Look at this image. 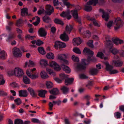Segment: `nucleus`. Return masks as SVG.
<instances>
[{
	"label": "nucleus",
	"mask_w": 124,
	"mask_h": 124,
	"mask_svg": "<svg viewBox=\"0 0 124 124\" xmlns=\"http://www.w3.org/2000/svg\"><path fill=\"white\" fill-rule=\"evenodd\" d=\"M83 52L86 53L88 55L87 59H83L82 60L81 64H79L77 66V69L79 71L85 70L86 69L85 66L89 64L90 61H92L93 60L91 58L93 55V52L87 47H85L84 49Z\"/></svg>",
	"instance_id": "1"
},
{
	"label": "nucleus",
	"mask_w": 124,
	"mask_h": 124,
	"mask_svg": "<svg viewBox=\"0 0 124 124\" xmlns=\"http://www.w3.org/2000/svg\"><path fill=\"white\" fill-rule=\"evenodd\" d=\"M46 10L45 11V15L42 18L43 21L46 23H49L51 21V19L47 15L50 16L54 11L53 7L50 5H47L46 7Z\"/></svg>",
	"instance_id": "2"
},
{
	"label": "nucleus",
	"mask_w": 124,
	"mask_h": 124,
	"mask_svg": "<svg viewBox=\"0 0 124 124\" xmlns=\"http://www.w3.org/2000/svg\"><path fill=\"white\" fill-rule=\"evenodd\" d=\"M58 59L63 61V63L61 65V67L62 69L65 72L69 73L70 72V69L68 66L66 65L65 64H68V61L64 59L66 58V55L63 54H59L58 55Z\"/></svg>",
	"instance_id": "3"
},
{
	"label": "nucleus",
	"mask_w": 124,
	"mask_h": 124,
	"mask_svg": "<svg viewBox=\"0 0 124 124\" xmlns=\"http://www.w3.org/2000/svg\"><path fill=\"white\" fill-rule=\"evenodd\" d=\"M76 8L77 10L71 11V14L76 21L78 23L79 25L80 26L82 24L81 19L80 17H78L77 10H80L81 9V8L80 6H78Z\"/></svg>",
	"instance_id": "4"
},
{
	"label": "nucleus",
	"mask_w": 124,
	"mask_h": 124,
	"mask_svg": "<svg viewBox=\"0 0 124 124\" xmlns=\"http://www.w3.org/2000/svg\"><path fill=\"white\" fill-rule=\"evenodd\" d=\"M106 46L107 48L109 49V51L114 54L119 52V51L116 48H113V43L110 40H106Z\"/></svg>",
	"instance_id": "5"
},
{
	"label": "nucleus",
	"mask_w": 124,
	"mask_h": 124,
	"mask_svg": "<svg viewBox=\"0 0 124 124\" xmlns=\"http://www.w3.org/2000/svg\"><path fill=\"white\" fill-rule=\"evenodd\" d=\"M106 66V69L107 71H109V73L111 74H115L119 72L118 71L116 70H113V67L111 65H110L108 62L105 63Z\"/></svg>",
	"instance_id": "6"
},
{
	"label": "nucleus",
	"mask_w": 124,
	"mask_h": 124,
	"mask_svg": "<svg viewBox=\"0 0 124 124\" xmlns=\"http://www.w3.org/2000/svg\"><path fill=\"white\" fill-rule=\"evenodd\" d=\"M26 74L28 76L32 79H35L38 78L39 75L38 73H32L30 72L29 70L26 71Z\"/></svg>",
	"instance_id": "7"
},
{
	"label": "nucleus",
	"mask_w": 124,
	"mask_h": 124,
	"mask_svg": "<svg viewBox=\"0 0 124 124\" xmlns=\"http://www.w3.org/2000/svg\"><path fill=\"white\" fill-rule=\"evenodd\" d=\"M13 54L14 56L17 57H21L22 55V53L18 48L14 47L13 49Z\"/></svg>",
	"instance_id": "8"
},
{
	"label": "nucleus",
	"mask_w": 124,
	"mask_h": 124,
	"mask_svg": "<svg viewBox=\"0 0 124 124\" xmlns=\"http://www.w3.org/2000/svg\"><path fill=\"white\" fill-rule=\"evenodd\" d=\"M54 46L55 48H64L66 47V44L64 43L57 41L55 43Z\"/></svg>",
	"instance_id": "9"
},
{
	"label": "nucleus",
	"mask_w": 124,
	"mask_h": 124,
	"mask_svg": "<svg viewBox=\"0 0 124 124\" xmlns=\"http://www.w3.org/2000/svg\"><path fill=\"white\" fill-rule=\"evenodd\" d=\"M60 16L63 17H66L68 20H70L71 17L70 15V12L69 11L66 12L63 11L60 14Z\"/></svg>",
	"instance_id": "10"
},
{
	"label": "nucleus",
	"mask_w": 124,
	"mask_h": 124,
	"mask_svg": "<svg viewBox=\"0 0 124 124\" xmlns=\"http://www.w3.org/2000/svg\"><path fill=\"white\" fill-rule=\"evenodd\" d=\"M24 73L22 70L18 68H15V76L21 77L23 75Z\"/></svg>",
	"instance_id": "11"
},
{
	"label": "nucleus",
	"mask_w": 124,
	"mask_h": 124,
	"mask_svg": "<svg viewBox=\"0 0 124 124\" xmlns=\"http://www.w3.org/2000/svg\"><path fill=\"white\" fill-rule=\"evenodd\" d=\"M116 25L119 26H118L115 27V30H116L119 29L120 27L122 26L123 25L124 23L120 18H117L116 20Z\"/></svg>",
	"instance_id": "12"
},
{
	"label": "nucleus",
	"mask_w": 124,
	"mask_h": 124,
	"mask_svg": "<svg viewBox=\"0 0 124 124\" xmlns=\"http://www.w3.org/2000/svg\"><path fill=\"white\" fill-rule=\"evenodd\" d=\"M99 12L102 13V18H104L106 21H107L109 18L108 14L107 12H105L103 10L101 9H100Z\"/></svg>",
	"instance_id": "13"
},
{
	"label": "nucleus",
	"mask_w": 124,
	"mask_h": 124,
	"mask_svg": "<svg viewBox=\"0 0 124 124\" xmlns=\"http://www.w3.org/2000/svg\"><path fill=\"white\" fill-rule=\"evenodd\" d=\"M51 67H54V69L58 71L60 70L61 68L60 66L54 62L52 61L50 63Z\"/></svg>",
	"instance_id": "14"
},
{
	"label": "nucleus",
	"mask_w": 124,
	"mask_h": 124,
	"mask_svg": "<svg viewBox=\"0 0 124 124\" xmlns=\"http://www.w3.org/2000/svg\"><path fill=\"white\" fill-rule=\"evenodd\" d=\"M86 18L88 20L92 21L94 25L98 27L100 26L99 23H98L95 18L91 17L89 15H87L86 16Z\"/></svg>",
	"instance_id": "15"
},
{
	"label": "nucleus",
	"mask_w": 124,
	"mask_h": 124,
	"mask_svg": "<svg viewBox=\"0 0 124 124\" xmlns=\"http://www.w3.org/2000/svg\"><path fill=\"white\" fill-rule=\"evenodd\" d=\"M68 0H62V2L63 4L61 2L60 4L62 6V7H64V6H66L68 8H70V7H72V5L70 4V3L67 1Z\"/></svg>",
	"instance_id": "16"
},
{
	"label": "nucleus",
	"mask_w": 124,
	"mask_h": 124,
	"mask_svg": "<svg viewBox=\"0 0 124 124\" xmlns=\"http://www.w3.org/2000/svg\"><path fill=\"white\" fill-rule=\"evenodd\" d=\"M27 90L32 97H36L37 96V94L33 89L29 87L27 89Z\"/></svg>",
	"instance_id": "17"
},
{
	"label": "nucleus",
	"mask_w": 124,
	"mask_h": 124,
	"mask_svg": "<svg viewBox=\"0 0 124 124\" xmlns=\"http://www.w3.org/2000/svg\"><path fill=\"white\" fill-rule=\"evenodd\" d=\"M19 94L20 97H26L27 96L28 93L26 90H22L19 91Z\"/></svg>",
	"instance_id": "18"
},
{
	"label": "nucleus",
	"mask_w": 124,
	"mask_h": 124,
	"mask_svg": "<svg viewBox=\"0 0 124 124\" xmlns=\"http://www.w3.org/2000/svg\"><path fill=\"white\" fill-rule=\"evenodd\" d=\"M28 10L26 8H23L21 10V15L22 16H30V14H28Z\"/></svg>",
	"instance_id": "19"
},
{
	"label": "nucleus",
	"mask_w": 124,
	"mask_h": 124,
	"mask_svg": "<svg viewBox=\"0 0 124 124\" xmlns=\"http://www.w3.org/2000/svg\"><path fill=\"white\" fill-rule=\"evenodd\" d=\"M38 32L40 36L44 37L46 36L47 33L45 30L43 28H41L39 30Z\"/></svg>",
	"instance_id": "20"
},
{
	"label": "nucleus",
	"mask_w": 124,
	"mask_h": 124,
	"mask_svg": "<svg viewBox=\"0 0 124 124\" xmlns=\"http://www.w3.org/2000/svg\"><path fill=\"white\" fill-rule=\"evenodd\" d=\"M61 90L63 94H67L68 93L69 89L66 86H63L61 87Z\"/></svg>",
	"instance_id": "21"
},
{
	"label": "nucleus",
	"mask_w": 124,
	"mask_h": 124,
	"mask_svg": "<svg viewBox=\"0 0 124 124\" xmlns=\"http://www.w3.org/2000/svg\"><path fill=\"white\" fill-rule=\"evenodd\" d=\"M112 63L116 67H121L123 64V62L120 60H115L112 61Z\"/></svg>",
	"instance_id": "22"
},
{
	"label": "nucleus",
	"mask_w": 124,
	"mask_h": 124,
	"mask_svg": "<svg viewBox=\"0 0 124 124\" xmlns=\"http://www.w3.org/2000/svg\"><path fill=\"white\" fill-rule=\"evenodd\" d=\"M60 39L64 41H67L69 40L68 37V35L65 33L62 34L60 36Z\"/></svg>",
	"instance_id": "23"
},
{
	"label": "nucleus",
	"mask_w": 124,
	"mask_h": 124,
	"mask_svg": "<svg viewBox=\"0 0 124 124\" xmlns=\"http://www.w3.org/2000/svg\"><path fill=\"white\" fill-rule=\"evenodd\" d=\"M38 95L39 96L43 98H45V97L46 93L47 92L46 90H41L38 91Z\"/></svg>",
	"instance_id": "24"
},
{
	"label": "nucleus",
	"mask_w": 124,
	"mask_h": 124,
	"mask_svg": "<svg viewBox=\"0 0 124 124\" xmlns=\"http://www.w3.org/2000/svg\"><path fill=\"white\" fill-rule=\"evenodd\" d=\"M74 79L73 78H67L65 80V85H68L72 84L73 82Z\"/></svg>",
	"instance_id": "25"
},
{
	"label": "nucleus",
	"mask_w": 124,
	"mask_h": 124,
	"mask_svg": "<svg viewBox=\"0 0 124 124\" xmlns=\"http://www.w3.org/2000/svg\"><path fill=\"white\" fill-rule=\"evenodd\" d=\"M73 41L74 44L77 45V46L80 44L81 43V40L79 37L73 39Z\"/></svg>",
	"instance_id": "26"
},
{
	"label": "nucleus",
	"mask_w": 124,
	"mask_h": 124,
	"mask_svg": "<svg viewBox=\"0 0 124 124\" xmlns=\"http://www.w3.org/2000/svg\"><path fill=\"white\" fill-rule=\"evenodd\" d=\"M113 42L116 45H118L119 44H121L124 43V42L123 40L118 38L115 39L113 41Z\"/></svg>",
	"instance_id": "27"
},
{
	"label": "nucleus",
	"mask_w": 124,
	"mask_h": 124,
	"mask_svg": "<svg viewBox=\"0 0 124 124\" xmlns=\"http://www.w3.org/2000/svg\"><path fill=\"white\" fill-rule=\"evenodd\" d=\"M23 80L24 83L25 84H29L31 83L30 79L26 76H23Z\"/></svg>",
	"instance_id": "28"
},
{
	"label": "nucleus",
	"mask_w": 124,
	"mask_h": 124,
	"mask_svg": "<svg viewBox=\"0 0 124 124\" xmlns=\"http://www.w3.org/2000/svg\"><path fill=\"white\" fill-rule=\"evenodd\" d=\"M49 91L51 94L54 95H56L59 93V90L57 88H54Z\"/></svg>",
	"instance_id": "29"
},
{
	"label": "nucleus",
	"mask_w": 124,
	"mask_h": 124,
	"mask_svg": "<svg viewBox=\"0 0 124 124\" xmlns=\"http://www.w3.org/2000/svg\"><path fill=\"white\" fill-rule=\"evenodd\" d=\"M98 3V0H90L87 3V5H92L93 4L94 6H95Z\"/></svg>",
	"instance_id": "30"
},
{
	"label": "nucleus",
	"mask_w": 124,
	"mask_h": 124,
	"mask_svg": "<svg viewBox=\"0 0 124 124\" xmlns=\"http://www.w3.org/2000/svg\"><path fill=\"white\" fill-rule=\"evenodd\" d=\"M73 29V27L72 25H67L66 27V30L67 31V33L70 34Z\"/></svg>",
	"instance_id": "31"
},
{
	"label": "nucleus",
	"mask_w": 124,
	"mask_h": 124,
	"mask_svg": "<svg viewBox=\"0 0 124 124\" xmlns=\"http://www.w3.org/2000/svg\"><path fill=\"white\" fill-rule=\"evenodd\" d=\"M40 75L42 78L46 79L48 78V76L46 72L44 71H42L40 73Z\"/></svg>",
	"instance_id": "32"
},
{
	"label": "nucleus",
	"mask_w": 124,
	"mask_h": 124,
	"mask_svg": "<svg viewBox=\"0 0 124 124\" xmlns=\"http://www.w3.org/2000/svg\"><path fill=\"white\" fill-rule=\"evenodd\" d=\"M38 50L39 53L42 55H44L46 54V51L43 47H38Z\"/></svg>",
	"instance_id": "33"
},
{
	"label": "nucleus",
	"mask_w": 124,
	"mask_h": 124,
	"mask_svg": "<svg viewBox=\"0 0 124 124\" xmlns=\"http://www.w3.org/2000/svg\"><path fill=\"white\" fill-rule=\"evenodd\" d=\"M98 71V70L97 69H92L90 70L89 72L91 75H94L96 74L97 73Z\"/></svg>",
	"instance_id": "34"
},
{
	"label": "nucleus",
	"mask_w": 124,
	"mask_h": 124,
	"mask_svg": "<svg viewBox=\"0 0 124 124\" xmlns=\"http://www.w3.org/2000/svg\"><path fill=\"white\" fill-rule=\"evenodd\" d=\"M1 55L0 56L1 59H5V57L7 55L6 53L4 50H2L0 53Z\"/></svg>",
	"instance_id": "35"
},
{
	"label": "nucleus",
	"mask_w": 124,
	"mask_h": 124,
	"mask_svg": "<svg viewBox=\"0 0 124 124\" xmlns=\"http://www.w3.org/2000/svg\"><path fill=\"white\" fill-rule=\"evenodd\" d=\"M40 64L43 67H45L48 65L47 62L46 60L43 59L41 60Z\"/></svg>",
	"instance_id": "36"
},
{
	"label": "nucleus",
	"mask_w": 124,
	"mask_h": 124,
	"mask_svg": "<svg viewBox=\"0 0 124 124\" xmlns=\"http://www.w3.org/2000/svg\"><path fill=\"white\" fill-rule=\"evenodd\" d=\"M14 38V35L13 34H10L8 36L7 39V41L8 42H10Z\"/></svg>",
	"instance_id": "37"
},
{
	"label": "nucleus",
	"mask_w": 124,
	"mask_h": 124,
	"mask_svg": "<svg viewBox=\"0 0 124 124\" xmlns=\"http://www.w3.org/2000/svg\"><path fill=\"white\" fill-rule=\"evenodd\" d=\"M54 21L56 24H59L62 25H63L64 24L63 22L61 20L58 18H55Z\"/></svg>",
	"instance_id": "38"
},
{
	"label": "nucleus",
	"mask_w": 124,
	"mask_h": 124,
	"mask_svg": "<svg viewBox=\"0 0 124 124\" xmlns=\"http://www.w3.org/2000/svg\"><path fill=\"white\" fill-rule=\"evenodd\" d=\"M91 33L89 31H87L84 32V38H89L90 36Z\"/></svg>",
	"instance_id": "39"
},
{
	"label": "nucleus",
	"mask_w": 124,
	"mask_h": 124,
	"mask_svg": "<svg viewBox=\"0 0 124 124\" xmlns=\"http://www.w3.org/2000/svg\"><path fill=\"white\" fill-rule=\"evenodd\" d=\"M54 54L51 53H48L46 55V57L48 59H53L54 58Z\"/></svg>",
	"instance_id": "40"
},
{
	"label": "nucleus",
	"mask_w": 124,
	"mask_h": 124,
	"mask_svg": "<svg viewBox=\"0 0 124 124\" xmlns=\"http://www.w3.org/2000/svg\"><path fill=\"white\" fill-rule=\"evenodd\" d=\"M46 85L47 88L48 89L51 88L53 87V84L50 81L46 82Z\"/></svg>",
	"instance_id": "41"
},
{
	"label": "nucleus",
	"mask_w": 124,
	"mask_h": 124,
	"mask_svg": "<svg viewBox=\"0 0 124 124\" xmlns=\"http://www.w3.org/2000/svg\"><path fill=\"white\" fill-rule=\"evenodd\" d=\"M23 121L21 119H17L15 121L14 124H23Z\"/></svg>",
	"instance_id": "42"
},
{
	"label": "nucleus",
	"mask_w": 124,
	"mask_h": 124,
	"mask_svg": "<svg viewBox=\"0 0 124 124\" xmlns=\"http://www.w3.org/2000/svg\"><path fill=\"white\" fill-rule=\"evenodd\" d=\"M73 51L76 54H81V51L80 49L78 47H75L73 50Z\"/></svg>",
	"instance_id": "43"
},
{
	"label": "nucleus",
	"mask_w": 124,
	"mask_h": 124,
	"mask_svg": "<svg viewBox=\"0 0 124 124\" xmlns=\"http://www.w3.org/2000/svg\"><path fill=\"white\" fill-rule=\"evenodd\" d=\"M35 37V36H31L29 34H27L26 35L25 38L26 39H28L33 40Z\"/></svg>",
	"instance_id": "44"
},
{
	"label": "nucleus",
	"mask_w": 124,
	"mask_h": 124,
	"mask_svg": "<svg viewBox=\"0 0 124 124\" xmlns=\"http://www.w3.org/2000/svg\"><path fill=\"white\" fill-rule=\"evenodd\" d=\"M35 37V36H31L29 34H27L26 35L25 38L26 39H28L33 40Z\"/></svg>",
	"instance_id": "45"
},
{
	"label": "nucleus",
	"mask_w": 124,
	"mask_h": 124,
	"mask_svg": "<svg viewBox=\"0 0 124 124\" xmlns=\"http://www.w3.org/2000/svg\"><path fill=\"white\" fill-rule=\"evenodd\" d=\"M114 115L115 118L117 119H119L120 118L121 114L119 112H116L114 114Z\"/></svg>",
	"instance_id": "46"
},
{
	"label": "nucleus",
	"mask_w": 124,
	"mask_h": 124,
	"mask_svg": "<svg viewBox=\"0 0 124 124\" xmlns=\"http://www.w3.org/2000/svg\"><path fill=\"white\" fill-rule=\"evenodd\" d=\"M7 73L9 76H12L13 75H15V69L14 70H10L8 71Z\"/></svg>",
	"instance_id": "47"
},
{
	"label": "nucleus",
	"mask_w": 124,
	"mask_h": 124,
	"mask_svg": "<svg viewBox=\"0 0 124 124\" xmlns=\"http://www.w3.org/2000/svg\"><path fill=\"white\" fill-rule=\"evenodd\" d=\"M37 19L35 22L33 23V24L35 26L37 25L40 22V19L39 17L36 16Z\"/></svg>",
	"instance_id": "48"
},
{
	"label": "nucleus",
	"mask_w": 124,
	"mask_h": 124,
	"mask_svg": "<svg viewBox=\"0 0 124 124\" xmlns=\"http://www.w3.org/2000/svg\"><path fill=\"white\" fill-rule=\"evenodd\" d=\"M88 6L86 5L85 6V10L87 11H91L92 9V7L90 5H88Z\"/></svg>",
	"instance_id": "49"
},
{
	"label": "nucleus",
	"mask_w": 124,
	"mask_h": 124,
	"mask_svg": "<svg viewBox=\"0 0 124 124\" xmlns=\"http://www.w3.org/2000/svg\"><path fill=\"white\" fill-rule=\"evenodd\" d=\"M23 23L22 20L21 19H19L17 21L16 25L18 27L21 26L22 25Z\"/></svg>",
	"instance_id": "50"
},
{
	"label": "nucleus",
	"mask_w": 124,
	"mask_h": 124,
	"mask_svg": "<svg viewBox=\"0 0 124 124\" xmlns=\"http://www.w3.org/2000/svg\"><path fill=\"white\" fill-rule=\"evenodd\" d=\"M5 80L3 79V76L0 75V85H3L5 83Z\"/></svg>",
	"instance_id": "51"
},
{
	"label": "nucleus",
	"mask_w": 124,
	"mask_h": 124,
	"mask_svg": "<svg viewBox=\"0 0 124 124\" xmlns=\"http://www.w3.org/2000/svg\"><path fill=\"white\" fill-rule=\"evenodd\" d=\"M60 78L62 79H66L68 78V75H66L64 73H61L60 74Z\"/></svg>",
	"instance_id": "52"
},
{
	"label": "nucleus",
	"mask_w": 124,
	"mask_h": 124,
	"mask_svg": "<svg viewBox=\"0 0 124 124\" xmlns=\"http://www.w3.org/2000/svg\"><path fill=\"white\" fill-rule=\"evenodd\" d=\"M96 56L101 59H102L104 56V55L102 52H99L98 53Z\"/></svg>",
	"instance_id": "53"
},
{
	"label": "nucleus",
	"mask_w": 124,
	"mask_h": 124,
	"mask_svg": "<svg viewBox=\"0 0 124 124\" xmlns=\"http://www.w3.org/2000/svg\"><path fill=\"white\" fill-rule=\"evenodd\" d=\"M14 101L17 105H19L22 103L21 99L20 98H17Z\"/></svg>",
	"instance_id": "54"
},
{
	"label": "nucleus",
	"mask_w": 124,
	"mask_h": 124,
	"mask_svg": "<svg viewBox=\"0 0 124 124\" xmlns=\"http://www.w3.org/2000/svg\"><path fill=\"white\" fill-rule=\"evenodd\" d=\"M72 60L76 62H78L79 61L78 58L77 57H76L75 55H73L71 57Z\"/></svg>",
	"instance_id": "55"
},
{
	"label": "nucleus",
	"mask_w": 124,
	"mask_h": 124,
	"mask_svg": "<svg viewBox=\"0 0 124 124\" xmlns=\"http://www.w3.org/2000/svg\"><path fill=\"white\" fill-rule=\"evenodd\" d=\"M93 41L92 40H90L87 43L88 45L92 48L93 47Z\"/></svg>",
	"instance_id": "56"
},
{
	"label": "nucleus",
	"mask_w": 124,
	"mask_h": 124,
	"mask_svg": "<svg viewBox=\"0 0 124 124\" xmlns=\"http://www.w3.org/2000/svg\"><path fill=\"white\" fill-rule=\"evenodd\" d=\"M54 104L53 103L51 102H49L48 104L49 106V109L50 110L52 111L53 110V108L54 106Z\"/></svg>",
	"instance_id": "57"
},
{
	"label": "nucleus",
	"mask_w": 124,
	"mask_h": 124,
	"mask_svg": "<svg viewBox=\"0 0 124 124\" xmlns=\"http://www.w3.org/2000/svg\"><path fill=\"white\" fill-rule=\"evenodd\" d=\"M43 42L42 41L39 40H37L36 42V45L38 46H40L43 44Z\"/></svg>",
	"instance_id": "58"
},
{
	"label": "nucleus",
	"mask_w": 124,
	"mask_h": 124,
	"mask_svg": "<svg viewBox=\"0 0 124 124\" xmlns=\"http://www.w3.org/2000/svg\"><path fill=\"white\" fill-rule=\"evenodd\" d=\"M61 102L62 101H61L59 100L57 101H53V103L54 105L57 104L59 106L61 104Z\"/></svg>",
	"instance_id": "59"
},
{
	"label": "nucleus",
	"mask_w": 124,
	"mask_h": 124,
	"mask_svg": "<svg viewBox=\"0 0 124 124\" xmlns=\"http://www.w3.org/2000/svg\"><path fill=\"white\" fill-rule=\"evenodd\" d=\"M80 78L83 79H87L88 78V77L84 74H82L80 75Z\"/></svg>",
	"instance_id": "60"
},
{
	"label": "nucleus",
	"mask_w": 124,
	"mask_h": 124,
	"mask_svg": "<svg viewBox=\"0 0 124 124\" xmlns=\"http://www.w3.org/2000/svg\"><path fill=\"white\" fill-rule=\"evenodd\" d=\"M7 95V93L4 91L2 90L0 91V95L6 96Z\"/></svg>",
	"instance_id": "61"
},
{
	"label": "nucleus",
	"mask_w": 124,
	"mask_h": 124,
	"mask_svg": "<svg viewBox=\"0 0 124 124\" xmlns=\"http://www.w3.org/2000/svg\"><path fill=\"white\" fill-rule=\"evenodd\" d=\"M32 122L34 123H39L40 122L39 120L37 118H33L31 119Z\"/></svg>",
	"instance_id": "62"
},
{
	"label": "nucleus",
	"mask_w": 124,
	"mask_h": 124,
	"mask_svg": "<svg viewBox=\"0 0 124 124\" xmlns=\"http://www.w3.org/2000/svg\"><path fill=\"white\" fill-rule=\"evenodd\" d=\"M112 21H109L107 23V26L108 28H110L111 26L113 24Z\"/></svg>",
	"instance_id": "63"
},
{
	"label": "nucleus",
	"mask_w": 124,
	"mask_h": 124,
	"mask_svg": "<svg viewBox=\"0 0 124 124\" xmlns=\"http://www.w3.org/2000/svg\"><path fill=\"white\" fill-rule=\"evenodd\" d=\"M46 70L47 72L50 75L51 74L53 73V71L52 70L48 68H46Z\"/></svg>",
	"instance_id": "64"
}]
</instances>
